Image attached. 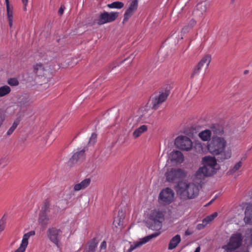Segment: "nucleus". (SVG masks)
Here are the masks:
<instances>
[{
  "label": "nucleus",
  "instance_id": "nucleus-33",
  "mask_svg": "<svg viewBox=\"0 0 252 252\" xmlns=\"http://www.w3.org/2000/svg\"><path fill=\"white\" fill-rule=\"evenodd\" d=\"M218 216V213L214 212L212 214L207 216L203 220V222L206 223L207 225L213 221Z\"/></svg>",
  "mask_w": 252,
  "mask_h": 252
},
{
  "label": "nucleus",
  "instance_id": "nucleus-29",
  "mask_svg": "<svg viewBox=\"0 0 252 252\" xmlns=\"http://www.w3.org/2000/svg\"><path fill=\"white\" fill-rule=\"evenodd\" d=\"M210 5V3L207 1H204L197 5V9L200 10L202 14L205 13L208 7Z\"/></svg>",
  "mask_w": 252,
  "mask_h": 252
},
{
  "label": "nucleus",
  "instance_id": "nucleus-10",
  "mask_svg": "<svg viewBox=\"0 0 252 252\" xmlns=\"http://www.w3.org/2000/svg\"><path fill=\"white\" fill-rule=\"evenodd\" d=\"M203 167H205L208 170L209 169L210 172L213 175L216 173L217 168V161L215 157L206 156L202 158Z\"/></svg>",
  "mask_w": 252,
  "mask_h": 252
},
{
  "label": "nucleus",
  "instance_id": "nucleus-7",
  "mask_svg": "<svg viewBox=\"0 0 252 252\" xmlns=\"http://www.w3.org/2000/svg\"><path fill=\"white\" fill-rule=\"evenodd\" d=\"M119 13L117 12H111L110 13L104 11L100 14L95 22L98 25H102L106 23L114 21L118 17Z\"/></svg>",
  "mask_w": 252,
  "mask_h": 252
},
{
  "label": "nucleus",
  "instance_id": "nucleus-23",
  "mask_svg": "<svg viewBox=\"0 0 252 252\" xmlns=\"http://www.w3.org/2000/svg\"><path fill=\"white\" fill-rule=\"evenodd\" d=\"M32 102L30 96L27 94L22 95L18 99V103L21 106H29Z\"/></svg>",
  "mask_w": 252,
  "mask_h": 252
},
{
  "label": "nucleus",
  "instance_id": "nucleus-30",
  "mask_svg": "<svg viewBox=\"0 0 252 252\" xmlns=\"http://www.w3.org/2000/svg\"><path fill=\"white\" fill-rule=\"evenodd\" d=\"M196 22L195 20L193 19H191L189 24L185 26L183 29H182V32L186 33V32H188L189 30H190L191 28H192L196 24Z\"/></svg>",
  "mask_w": 252,
  "mask_h": 252
},
{
  "label": "nucleus",
  "instance_id": "nucleus-1",
  "mask_svg": "<svg viewBox=\"0 0 252 252\" xmlns=\"http://www.w3.org/2000/svg\"><path fill=\"white\" fill-rule=\"evenodd\" d=\"M226 145V141L223 138L215 137L208 144V149L212 154L220 156V159L223 160L231 156V150H225Z\"/></svg>",
  "mask_w": 252,
  "mask_h": 252
},
{
  "label": "nucleus",
  "instance_id": "nucleus-52",
  "mask_svg": "<svg viewBox=\"0 0 252 252\" xmlns=\"http://www.w3.org/2000/svg\"><path fill=\"white\" fill-rule=\"evenodd\" d=\"M200 252V247H198L196 248V249L194 252Z\"/></svg>",
  "mask_w": 252,
  "mask_h": 252
},
{
  "label": "nucleus",
  "instance_id": "nucleus-6",
  "mask_svg": "<svg viewBox=\"0 0 252 252\" xmlns=\"http://www.w3.org/2000/svg\"><path fill=\"white\" fill-rule=\"evenodd\" d=\"M46 233L50 241L57 248H60L62 238V231L56 227H52L47 229Z\"/></svg>",
  "mask_w": 252,
  "mask_h": 252
},
{
  "label": "nucleus",
  "instance_id": "nucleus-35",
  "mask_svg": "<svg viewBox=\"0 0 252 252\" xmlns=\"http://www.w3.org/2000/svg\"><path fill=\"white\" fill-rule=\"evenodd\" d=\"M242 165V162L241 161H239V162H237L234 166V167L230 169L227 172L228 174H232L236 172L237 171H238L240 168L241 167Z\"/></svg>",
  "mask_w": 252,
  "mask_h": 252
},
{
  "label": "nucleus",
  "instance_id": "nucleus-14",
  "mask_svg": "<svg viewBox=\"0 0 252 252\" xmlns=\"http://www.w3.org/2000/svg\"><path fill=\"white\" fill-rule=\"evenodd\" d=\"M160 232H155L144 238H142V239H140L139 241L135 242L133 245H131L127 252H131L136 248L146 244L153 238H155L158 236Z\"/></svg>",
  "mask_w": 252,
  "mask_h": 252
},
{
  "label": "nucleus",
  "instance_id": "nucleus-8",
  "mask_svg": "<svg viewBox=\"0 0 252 252\" xmlns=\"http://www.w3.org/2000/svg\"><path fill=\"white\" fill-rule=\"evenodd\" d=\"M175 145L182 150L189 151L192 148V142L187 136L180 135L175 139Z\"/></svg>",
  "mask_w": 252,
  "mask_h": 252
},
{
  "label": "nucleus",
  "instance_id": "nucleus-43",
  "mask_svg": "<svg viewBox=\"0 0 252 252\" xmlns=\"http://www.w3.org/2000/svg\"><path fill=\"white\" fill-rule=\"evenodd\" d=\"M113 223L116 226H121L123 224V219H119L118 218H115L114 220Z\"/></svg>",
  "mask_w": 252,
  "mask_h": 252
},
{
  "label": "nucleus",
  "instance_id": "nucleus-41",
  "mask_svg": "<svg viewBox=\"0 0 252 252\" xmlns=\"http://www.w3.org/2000/svg\"><path fill=\"white\" fill-rule=\"evenodd\" d=\"M97 135L95 133L92 134L89 141V145H93L96 141Z\"/></svg>",
  "mask_w": 252,
  "mask_h": 252
},
{
  "label": "nucleus",
  "instance_id": "nucleus-36",
  "mask_svg": "<svg viewBox=\"0 0 252 252\" xmlns=\"http://www.w3.org/2000/svg\"><path fill=\"white\" fill-rule=\"evenodd\" d=\"M138 6V0H131L127 9L135 12Z\"/></svg>",
  "mask_w": 252,
  "mask_h": 252
},
{
  "label": "nucleus",
  "instance_id": "nucleus-21",
  "mask_svg": "<svg viewBox=\"0 0 252 252\" xmlns=\"http://www.w3.org/2000/svg\"><path fill=\"white\" fill-rule=\"evenodd\" d=\"M52 215H47L40 213L38 218L39 224L43 228H45L49 223V221Z\"/></svg>",
  "mask_w": 252,
  "mask_h": 252
},
{
  "label": "nucleus",
  "instance_id": "nucleus-34",
  "mask_svg": "<svg viewBox=\"0 0 252 252\" xmlns=\"http://www.w3.org/2000/svg\"><path fill=\"white\" fill-rule=\"evenodd\" d=\"M211 129L216 134L221 135L223 132L222 127L218 125H213Z\"/></svg>",
  "mask_w": 252,
  "mask_h": 252
},
{
  "label": "nucleus",
  "instance_id": "nucleus-25",
  "mask_svg": "<svg viewBox=\"0 0 252 252\" xmlns=\"http://www.w3.org/2000/svg\"><path fill=\"white\" fill-rule=\"evenodd\" d=\"M180 241L181 237L180 235L177 234L175 235L170 241L168 249L169 250H173L175 249L180 242Z\"/></svg>",
  "mask_w": 252,
  "mask_h": 252
},
{
  "label": "nucleus",
  "instance_id": "nucleus-9",
  "mask_svg": "<svg viewBox=\"0 0 252 252\" xmlns=\"http://www.w3.org/2000/svg\"><path fill=\"white\" fill-rule=\"evenodd\" d=\"M213 175L209 169L208 170L205 167H201L196 171L194 175V182L199 186L200 188L202 187V185L203 184L205 179Z\"/></svg>",
  "mask_w": 252,
  "mask_h": 252
},
{
  "label": "nucleus",
  "instance_id": "nucleus-17",
  "mask_svg": "<svg viewBox=\"0 0 252 252\" xmlns=\"http://www.w3.org/2000/svg\"><path fill=\"white\" fill-rule=\"evenodd\" d=\"M85 149H83L75 153L69 159L68 162L70 164H74L78 162H82L85 158Z\"/></svg>",
  "mask_w": 252,
  "mask_h": 252
},
{
  "label": "nucleus",
  "instance_id": "nucleus-48",
  "mask_svg": "<svg viewBox=\"0 0 252 252\" xmlns=\"http://www.w3.org/2000/svg\"><path fill=\"white\" fill-rule=\"evenodd\" d=\"M119 64L117 63H113L112 64H110L109 66H108V71H111V70H112L114 68L116 67L117 66H118Z\"/></svg>",
  "mask_w": 252,
  "mask_h": 252
},
{
  "label": "nucleus",
  "instance_id": "nucleus-32",
  "mask_svg": "<svg viewBox=\"0 0 252 252\" xmlns=\"http://www.w3.org/2000/svg\"><path fill=\"white\" fill-rule=\"evenodd\" d=\"M124 6V4L123 2L121 1H114L111 3L108 4L107 6L110 8H116V9H121L123 8Z\"/></svg>",
  "mask_w": 252,
  "mask_h": 252
},
{
  "label": "nucleus",
  "instance_id": "nucleus-3",
  "mask_svg": "<svg viewBox=\"0 0 252 252\" xmlns=\"http://www.w3.org/2000/svg\"><path fill=\"white\" fill-rule=\"evenodd\" d=\"M164 220V215L162 212L157 210H152L148 217L147 226L153 230L159 231L162 228ZM158 232L160 233V231Z\"/></svg>",
  "mask_w": 252,
  "mask_h": 252
},
{
  "label": "nucleus",
  "instance_id": "nucleus-4",
  "mask_svg": "<svg viewBox=\"0 0 252 252\" xmlns=\"http://www.w3.org/2000/svg\"><path fill=\"white\" fill-rule=\"evenodd\" d=\"M243 236L242 233L236 232L231 235L229 242L223 246L226 252H249L247 249L236 250L242 244Z\"/></svg>",
  "mask_w": 252,
  "mask_h": 252
},
{
  "label": "nucleus",
  "instance_id": "nucleus-24",
  "mask_svg": "<svg viewBox=\"0 0 252 252\" xmlns=\"http://www.w3.org/2000/svg\"><path fill=\"white\" fill-rule=\"evenodd\" d=\"M33 72L38 76H42L44 75L45 71L44 66L42 63H36L33 65Z\"/></svg>",
  "mask_w": 252,
  "mask_h": 252
},
{
  "label": "nucleus",
  "instance_id": "nucleus-50",
  "mask_svg": "<svg viewBox=\"0 0 252 252\" xmlns=\"http://www.w3.org/2000/svg\"><path fill=\"white\" fill-rule=\"evenodd\" d=\"M22 2L24 4V10H26L27 9V5L28 4V0H22Z\"/></svg>",
  "mask_w": 252,
  "mask_h": 252
},
{
  "label": "nucleus",
  "instance_id": "nucleus-39",
  "mask_svg": "<svg viewBox=\"0 0 252 252\" xmlns=\"http://www.w3.org/2000/svg\"><path fill=\"white\" fill-rule=\"evenodd\" d=\"M202 68V67L200 66H199L198 64H197V65L194 67L193 72L191 74V78H194L198 76Z\"/></svg>",
  "mask_w": 252,
  "mask_h": 252
},
{
  "label": "nucleus",
  "instance_id": "nucleus-49",
  "mask_svg": "<svg viewBox=\"0 0 252 252\" xmlns=\"http://www.w3.org/2000/svg\"><path fill=\"white\" fill-rule=\"evenodd\" d=\"M64 9H65V7L63 5H61L59 9L58 14L60 15H62L63 13Z\"/></svg>",
  "mask_w": 252,
  "mask_h": 252
},
{
  "label": "nucleus",
  "instance_id": "nucleus-5",
  "mask_svg": "<svg viewBox=\"0 0 252 252\" xmlns=\"http://www.w3.org/2000/svg\"><path fill=\"white\" fill-rule=\"evenodd\" d=\"M166 180L172 183H180V181L186 176L185 171L181 168H171L165 174Z\"/></svg>",
  "mask_w": 252,
  "mask_h": 252
},
{
  "label": "nucleus",
  "instance_id": "nucleus-2",
  "mask_svg": "<svg viewBox=\"0 0 252 252\" xmlns=\"http://www.w3.org/2000/svg\"><path fill=\"white\" fill-rule=\"evenodd\" d=\"M199 188V186L194 183L180 182L177 185L176 191L182 199L187 200L196 197Z\"/></svg>",
  "mask_w": 252,
  "mask_h": 252
},
{
  "label": "nucleus",
  "instance_id": "nucleus-16",
  "mask_svg": "<svg viewBox=\"0 0 252 252\" xmlns=\"http://www.w3.org/2000/svg\"><path fill=\"white\" fill-rule=\"evenodd\" d=\"M170 161L175 164H181L184 160V156L179 151H173L169 156Z\"/></svg>",
  "mask_w": 252,
  "mask_h": 252
},
{
  "label": "nucleus",
  "instance_id": "nucleus-38",
  "mask_svg": "<svg viewBox=\"0 0 252 252\" xmlns=\"http://www.w3.org/2000/svg\"><path fill=\"white\" fill-rule=\"evenodd\" d=\"M19 120H16L14 122V123L12 124V126L10 127V128L8 130L7 132V134L8 135H11L13 132V131L17 127V126L19 125Z\"/></svg>",
  "mask_w": 252,
  "mask_h": 252
},
{
  "label": "nucleus",
  "instance_id": "nucleus-54",
  "mask_svg": "<svg viewBox=\"0 0 252 252\" xmlns=\"http://www.w3.org/2000/svg\"><path fill=\"white\" fill-rule=\"evenodd\" d=\"M247 71H245V73H247Z\"/></svg>",
  "mask_w": 252,
  "mask_h": 252
},
{
  "label": "nucleus",
  "instance_id": "nucleus-13",
  "mask_svg": "<svg viewBox=\"0 0 252 252\" xmlns=\"http://www.w3.org/2000/svg\"><path fill=\"white\" fill-rule=\"evenodd\" d=\"M160 232H155L144 238H142V239H140L139 241L135 242L133 245H131L127 252H131L136 248L146 244L153 238H155L158 236Z\"/></svg>",
  "mask_w": 252,
  "mask_h": 252
},
{
  "label": "nucleus",
  "instance_id": "nucleus-28",
  "mask_svg": "<svg viewBox=\"0 0 252 252\" xmlns=\"http://www.w3.org/2000/svg\"><path fill=\"white\" fill-rule=\"evenodd\" d=\"M211 61V56L210 55H206L201 61L198 63L197 64L201 67H203L204 65H206V67H208L210 64Z\"/></svg>",
  "mask_w": 252,
  "mask_h": 252
},
{
  "label": "nucleus",
  "instance_id": "nucleus-11",
  "mask_svg": "<svg viewBox=\"0 0 252 252\" xmlns=\"http://www.w3.org/2000/svg\"><path fill=\"white\" fill-rule=\"evenodd\" d=\"M174 193L169 188L163 189L159 194V200L164 204H168L173 200Z\"/></svg>",
  "mask_w": 252,
  "mask_h": 252
},
{
  "label": "nucleus",
  "instance_id": "nucleus-31",
  "mask_svg": "<svg viewBox=\"0 0 252 252\" xmlns=\"http://www.w3.org/2000/svg\"><path fill=\"white\" fill-rule=\"evenodd\" d=\"M11 92L10 88L7 85L0 87V97L4 96L9 94Z\"/></svg>",
  "mask_w": 252,
  "mask_h": 252
},
{
  "label": "nucleus",
  "instance_id": "nucleus-27",
  "mask_svg": "<svg viewBox=\"0 0 252 252\" xmlns=\"http://www.w3.org/2000/svg\"><path fill=\"white\" fill-rule=\"evenodd\" d=\"M212 132L210 129H205L200 132L198 136L199 138L204 141H208L211 137Z\"/></svg>",
  "mask_w": 252,
  "mask_h": 252
},
{
  "label": "nucleus",
  "instance_id": "nucleus-46",
  "mask_svg": "<svg viewBox=\"0 0 252 252\" xmlns=\"http://www.w3.org/2000/svg\"><path fill=\"white\" fill-rule=\"evenodd\" d=\"M107 247V244L105 241H103L101 243L100 246V250L105 251Z\"/></svg>",
  "mask_w": 252,
  "mask_h": 252
},
{
  "label": "nucleus",
  "instance_id": "nucleus-20",
  "mask_svg": "<svg viewBox=\"0 0 252 252\" xmlns=\"http://www.w3.org/2000/svg\"><path fill=\"white\" fill-rule=\"evenodd\" d=\"M243 220L246 224L252 225V204H247L244 212Z\"/></svg>",
  "mask_w": 252,
  "mask_h": 252
},
{
  "label": "nucleus",
  "instance_id": "nucleus-26",
  "mask_svg": "<svg viewBox=\"0 0 252 252\" xmlns=\"http://www.w3.org/2000/svg\"><path fill=\"white\" fill-rule=\"evenodd\" d=\"M148 129L146 125H142L139 127L136 128L132 133V136L134 138L136 139L140 136L143 133L146 132Z\"/></svg>",
  "mask_w": 252,
  "mask_h": 252
},
{
  "label": "nucleus",
  "instance_id": "nucleus-45",
  "mask_svg": "<svg viewBox=\"0 0 252 252\" xmlns=\"http://www.w3.org/2000/svg\"><path fill=\"white\" fill-rule=\"evenodd\" d=\"M5 221L3 217L0 220V232L3 231L5 228Z\"/></svg>",
  "mask_w": 252,
  "mask_h": 252
},
{
  "label": "nucleus",
  "instance_id": "nucleus-37",
  "mask_svg": "<svg viewBox=\"0 0 252 252\" xmlns=\"http://www.w3.org/2000/svg\"><path fill=\"white\" fill-rule=\"evenodd\" d=\"M135 12L132 10H130L129 9H127L124 14V18L123 20V23L127 22L128 19L132 16Z\"/></svg>",
  "mask_w": 252,
  "mask_h": 252
},
{
  "label": "nucleus",
  "instance_id": "nucleus-44",
  "mask_svg": "<svg viewBox=\"0 0 252 252\" xmlns=\"http://www.w3.org/2000/svg\"><path fill=\"white\" fill-rule=\"evenodd\" d=\"M85 189L83 187L81 183L77 184L74 185V190L75 191H79L81 189Z\"/></svg>",
  "mask_w": 252,
  "mask_h": 252
},
{
  "label": "nucleus",
  "instance_id": "nucleus-47",
  "mask_svg": "<svg viewBox=\"0 0 252 252\" xmlns=\"http://www.w3.org/2000/svg\"><path fill=\"white\" fill-rule=\"evenodd\" d=\"M206 225H207V224H206V223H203L202 222V223H199V224H197V228L199 230H201V229H203L205 227Z\"/></svg>",
  "mask_w": 252,
  "mask_h": 252
},
{
  "label": "nucleus",
  "instance_id": "nucleus-42",
  "mask_svg": "<svg viewBox=\"0 0 252 252\" xmlns=\"http://www.w3.org/2000/svg\"><path fill=\"white\" fill-rule=\"evenodd\" d=\"M80 183H81L84 189H86L90 184L91 180L89 178L85 179Z\"/></svg>",
  "mask_w": 252,
  "mask_h": 252
},
{
  "label": "nucleus",
  "instance_id": "nucleus-22",
  "mask_svg": "<svg viewBox=\"0 0 252 252\" xmlns=\"http://www.w3.org/2000/svg\"><path fill=\"white\" fill-rule=\"evenodd\" d=\"M97 245V242L96 239L95 238L92 239L88 243L84 252H95Z\"/></svg>",
  "mask_w": 252,
  "mask_h": 252
},
{
  "label": "nucleus",
  "instance_id": "nucleus-19",
  "mask_svg": "<svg viewBox=\"0 0 252 252\" xmlns=\"http://www.w3.org/2000/svg\"><path fill=\"white\" fill-rule=\"evenodd\" d=\"M5 3L8 25L11 29V32H13V7L10 5L9 0H5Z\"/></svg>",
  "mask_w": 252,
  "mask_h": 252
},
{
  "label": "nucleus",
  "instance_id": "nucleus-40",
  "mask_svg": "<svg viewBox=\"0 0 252 252\" xmlns=\"http://www.w3.org/2000/svg\"><path fill=\"white\" fill-rule=\"evenodd\" d=\"M7 83L11 86H17L19 85V81L17 78H11L7 80Z\"/></svg>",
  "mask_w": 252,
  "mask_h": 252
},
{
  "label": "nucleus",
  "instance_id": "nucleus-51",
  "mask_svg": "<svg viewBox=\"0 0 252 252\" xmlns=\"http://www.w3.org/2000/svg\"><path fill=\"white\" fill-rule=\"evenodd\" d=\"M247 232H249L251 234V240H252V229H249L247 230Z\"/></svg>",
  "mask_w": 252,
  "mask_h": 252
},
{
  "label": "nucleus",
  "instance_id": "nucleus-53",
  "mask_svg": "<svg viewBox=\"0 0 252 252\" xmlns=\"http://www.w3.org/2000/svg\"><path fill=\"white\" fill-rule=\"evenodd\" d=\"M215 199H212L210 202L209 203H208V204H211L214 201Z\"/></svg>",
  "mask_w": 252,
  "mask_h": 252
},
{
  "label": "nucleus",
  "instance_id": "nucleus-12",
  "mask_svg": "<svg viewBox=\"0 0 252 252\" xmlns=\"http://www.w3.org/2000/svg\"><path fill=\"white\" fill-rule=\"evenodd\" d=\"M168 95L166 92H162L158 95L153 97L150 100V106L154 110L157 109L159 105L166 100Z\"/></svg>",
  "mask_w": 252,
  "mask_h": 252
},
{
  "label": "nucleus",
  "instance_id": "nucleus-15",
  "mask_svg": "<svg viewBox=\"0 0 252 252\" xmlns=\"http://www.w3.org/2000/svg\"><path fill=\"white\" fill-rule=\"evenodd\" d=\"M35 232L34 230L30 231L24 234L20 247L14 252H25L29 244V239L31 236L35 235Z\"/></svg>",
  "mask_w": 252,
  "mask_h": 252
},
{
  "label": "nucleus",
  "instance_id": "nucleus-18",
  "mask_svg": "<svg viewBox=\"0 0 252 252\" xmlns=\"http://www.w3.org/2000/svg\"><path fill=\"white\" fill-rule=\"evenodd\" d=\"M56 210V207L51 205L50 202L48 200L44 201L40 213L47 215L54 216V211Z\"/></svg>",
  "mask_w": 252,
  "mask_h": 252
}]
</instances>
